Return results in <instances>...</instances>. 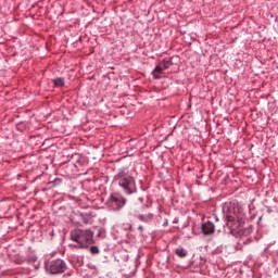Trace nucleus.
<instances>
[{
  "instance_id": "7ed1b4c3",
  "label": "nucleus",
  "mask_w": 278,
  "mask_h": 278,
  "mask_svg": "<svg viewBox=\"0 0 278 278\" xmlns=\"http://www.w3.org/2000/svg\"><path fill=\"white\" fill-rule=\"evenodd\" d=\"M45 269L50 275H62L66 269V265L63 260H51L45 262Z\"/></svg>"
},
{
  "instance_id": "6e6552de",
  "label": "nucleus",
  "mask_w": 278,
  "mask_h": 278,
  "mask_svg": "<svg viewBox=\"0 0 278 278\" xmlns=\"http://www.w3.org/2000/svg\"><path fill=\"white\" fill-rule=\"evenodd\" d=\"M175 253L178 255V257H180V258H186L187 257V255H188V252H187V250H185V248H177L176 250H175Z\"/></svg>"
},
{
  "instance_id": "0eeeda50",
  "label": "nucleus",
  "mask_w": 278,
  "mask_h": 278,
  "mask_svg": "<svg viewBox=\"0 0 278 278\" xmlns=\"http://www.w3.org/2000/svg\"><path fill=\"white\" fill-rule=\"evenodd\" d=\"M164 73L163 68H162V64L160 63L157 66L154 67V70L152 71V75L155 79H160L161 75Z\"/></svg>"
},
{
  "instance_id": "423d86ee",
  "label": "nucleus",
  "mask_w": 278,
  "mask_h": 278,
  "mask_svg": "<svg viewBox=\"0 0 278 278\" xmlns=\"http://www.w3.org/2000/svg\"><path fill=\"white\" fill-rule=\"evenodd\" d=\"M201 229L204 236H212L215 232V225L213 222L207 220L201 225Z\"/></svg>"
},
{
  "instance_id": "39448f33",
  "label": "nucleus",
  "mask_w": 278,
  "mask_h": 278,
  "mask_svg": "<svg viewBox=\"0 0 278 278\" xmlns=\"http://www.w3.org/2000/svg\"><path fill=\"white\" fill-rule=\"evenodd\" d=\"M226 219L228 220V227H232L231 223L239 219L237 208L233 206L228 207L226 213Z\"/></svg>"
},
{
  "instance_id": "f8f14e48",
  "label": "nucleus",
  "mask_w": 278,
  "mask_h": 278,
  "mask_svg": "<svg viewBox=\"0 0 278 278\" xmlns=\"http://www.w3.org/2000/svg\"><path fill=\"white\" fill-rule=\"evenodd\" d=\"M138 229H140L142 231L143 230V226H139Z\"/></svg>"
},
{
  "instance_id": "f257e3e1",
  "label": "nucleus",
  "mask_w": 278,
  "mask_h": 278,
  "mask_svg": "<svg viewBox=\"0 0 278 278\" xmlns=\"http://www.w3.org/2000/svg\"><path fill=\"white\" fill-rule=\"evenodd\" d=\"M71 240L75 241L80 249L93 244V232L90 229H74L71 231Z\"/></svg>"
},
{
  "instance_id": "20e7f679",
  "label": "nucleus",
  "mask_w": 278,
  "mask_h": 278,
  "mask_svg": "<svg viewBox=\"0 0 278 278\" xmlns=\"http://www.w3.org/2000/svg\"><path fill=\"white\" fill-rule=\"evenodd\" d=\"M127 203V199L123 198V195L113 193L109 199V204L115 210H121Z\"/></svg>"
},
{
  "instance_id": "9d476101",
  "label": "nucleus",
  "mask_w": 278,
  "mask_h": 278,
  "mask_svg": "<svg viewBox=\"0 0 278 278\" xmlns=\"http://www.w3.org/2000/svg\"><path fill=\"white\" fill-rule=\"evenodd\" d=\"M53 83H54L55 87H63L65 84V80H64V78H54Z\"/></svg>"
},
{
  "instance_id": "9b49d317",
  "label": "nucleus",
  "mask_w": 278,
  "mask_h": 278,
  "mask_svg": "<svg viewBox=\"0 0 278 278\" xmlns=\"http://www.w3.org/2000/svg\"><path fill=\"white\" fill-rule=\"evenodd\" d=\"M90 252H91V254H99V253H100V250H99L98 247H91V248H90Z\"/></svg>"
},
{
  "instance_id": "1a4fd4ad",
  "label": "nucleus",
  "mask_w": 278,
  "mask_h": 278,
  "mask_svg": "<svg viewBox=\"0 0 278 278\" xmlns=\"http://www.w3.org/2000/svg\"><path fill=\"white\" fill-rule=\"evenodd\" d=\"M161 63L162 71L167 70L170 67L173 62L170 60H163Z\"/></svg>"
},
{
  "instance_id": "f03ea898",
  "label": "nucleus",
  "mask_w": 278,
  "mask_h": 278,
  "mask_svg": "<svg viewBox=\"0 0 278 278\" xmlns=\"http://www.w3.org/2000/svg\"><path fill=\"white\" fill-rule=\"evenodd\" d=\"M115 180L119 187L124 188V192L127 194H132L137 191L136 181L132 176L126 172H121L115 176Z\"/></svg>"
}]
</instances>
